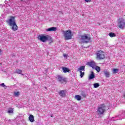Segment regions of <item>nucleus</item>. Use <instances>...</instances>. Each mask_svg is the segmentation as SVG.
I'll return each mask as SVG.
<instances>
[{
    "instance_id": "dca6fc26",
    "label": "nucleus",
    "mask_w": 125,
    "mask_h": 125,
    "mask_svg": "<svg viewBox=\"0 0 125 125\" xmlns=\"http://www.w3.org/2000/svg\"><path fill=\"white\" fill-rule=\"evenodd\" d=\"M47 41H48L50 43L53 42V39H52V37H51V36L49 35H48V38Z\"/></svg>"
},
{
    "instance_id": "b1692460",
    "label": "nucleus",
    "mask_w": 125,
    "mask_h": 125,
    "mask_svg": "<svg viewBox=\"0 0 125 125\" xmlns=\"http://www.w3.org/2000/svg\"><path fill=\"white\" fill-rule=\"evenodd\" d=\"M119 72V69L118 68L113 69V74H116Z\"/></svg>"
},
{
    "instance_id": "2eb2a0df",
    "label": "nucleus",
    "mask_w": 125,
    "mask_h": 125,
    "mask_svg": "<svg viewBox=\"0 0 125 125\" xmlns=\"http://www.w3.org/2000/svg\"><path fill=\"white\" fill-rule=\"evenodd\" d=\"M94 78H95V75H94V73L92 71L91 74L89 76V80H93Z\"/></svg>"
},
{
    "instance_id": "6e6552de",
    "label": "nucleus",
    "mask_w": 125,
    "mask_h": 125,
    "mask_svg": "<svg viewBox=\"0 0 125 125\" xmlns=\"http://www.w3.org/2000/svg\"><path fill=\"white\" fill-rule=\"evenodd\" d=\"M48 38V35L46 36L44 35H39L38 37V40L42 42H45L46 41H47V39Z\"/></svg>"
},
{
    "instance_id": "412c9836",
    "label": "nucleus",
    "mask_w": 125,
    "mask_h": 125,
    "mask_svg": "<svg viewBox=\"0 0 125 125\" xmlns=\"http://www.w3.org/2000/svg\"><path fill=\"white\" fill-rule=\"evenodd\" d=\"M7 113H9V114H13V108H9L8 109V110L7 111Z\"/></svg>"
},
{
    "instance_id": "bb28decb",
    "label": "nucleus",
    "mask_w": 125,
    "mask_h": 125,
    "mask_svg": "<svg viewBox=\"0 0 125 125\" xmlns=\"http://www.w3.org/2000/svg\"><path fill=\"white\" fill-rule=\"evenodd\" d=\"M86 2H90L91 1V0H84Z\"/></svg>"
},
{
    "instance_id": "c756f323",
    "label": "nucleus",
    "mask_w": 125,
    "mask_h": 125,
    "mask_svg": "<svg viewBox=\"0 0 125 125\" xmlns=\"http://www.w3.org/2000/svg\"><path fill=\"white\" fill-rule=\"evenodd\" d=\"M1 52V50L0 49V53Z\"/></svg>"
},
{
    "instance_id": "ddd939ff",
    "label": "nucleus",
    "mask_w": 125,
    "mask_h": 125,
    "mask_svg": "<svg viewBox=\"0 0 125 125\" xmlns=\"http://www.w3.org/2000/svg\"><path fill=\"white\" fill-rule=\"evenodd\" d=\"M57 28L55 27H52L46 29V32H50V31H56Z\"/></svg>"
},
{
    "instance_id": "f3484780",
    "label": "nucleus",
    "mask_w": 125,
    "mask_h": 125,
    "mask_svg": "<svg viewBox=\"0 0 125 125\" xmlns=\"http://www.w3.org/2000/svg\"><path fill=\"white\" fill-rule=\"evenodd\" d=\"M104 74L106 78H109L110 77V72H108L107 70H104Z\"/></svg>"
},
{
    "instance_id": "4be33fe9",
    "label": "nucleus",
    "mask_w": 125,
    "mask_h": 125,
    "mask_svg": "<svg viewBox=\"0 0 125 125\" xmlns=\"http://www.w3.org/2000/svg\"><path fill=\"white\" fill-rule=\"evenodd\" d=\"M14 95L16 96V97H18V96H19L20 95V92H14Z\"/></svg>"
},
{
    "instance_id": "4468645a",
    "label": "nucleus",
    "mask_w": 125,
    "mask_h": 125,
    "mask_svg": "<svg viewBox=\"0 0 125 125\" xmlns=\"http://www.w3.org/2000/svg\"><path fill=\"white\" fill-rule=\"evenodd\" d=\"M62 70L63 73H69L70 69L67 67H62Z\"/></svg>"
},
{
    "instance_id": "f03ea898",
    "label": "nucleus",
    "mask_w": 125,
    "mask_h": 125,
    "mask_svg": "<svg viewBox=\"0 0 125 125\" xmlns=\"http://www.w3.org/2000/svg\"><path fill=\"white\" fill-rule=\"evenodd\" d=\"M80 39L81 43H88V42H89L91 40L90 35L88 34H84L83 35H81Z\"/></svg>"
},
{
    "instance_id": "7ed1b4c3",
    "label": "nucleus",
    "mask_w": 125,
    "mask_h": 125,
    "mask_svg": "<svg viewBox=\"0 0 125 125\" xmlns=\"http://www.w3.org/2000/svg\"><path fill=\"white\" fill-rule=\"evenodd\" d=\"M96 112L99 116L100 115H104L105 112H106V105L105 104H100L97 107Z\"/></svg>"
},
{
    "instance_id": "1a4fd4ad",
    "label": "nucleus",
    "mask_w": 125,
    "mask_h": 125,
    "mask_svg": "<svg viewBox=\"0 0 125 125\" xmlns=\"http://www.w3.org/2000/svg\"><path fill=\"white\" fill-rule=\"evenodd\" d=\"M84 69H85V66L84 65L80 66V67L78 69V71L80 72L81 78H83V76H84Z\"/></svg>"
},
{
    "instance_id": "20e7f679",
    "label": "nucleus",
    "mask_w": 125,
    "mask_h": 125,
    "mask_svg": "<svg viewBox=\"0 0 125 125\" xmlns=\"http://www.w3.org/2000/svg\"><path fill=\"white\" fill-rule=\"evenodd\" d=\"M96 55V58L98 60H103V59H105V53L103 51H97Z\"/></svg>"
},
{
    "instance_id": "393cba45",
    "label": "nucleus",
    "mask_w": 125,
    "mask_h": 125,
    "mask_svg": "<svg viewBox=\"0 0 125 125\" xmlns=\"http://www.w3.org/2000/svg\"><path fill=\"white\" fill-rule=\"evenodd\" d=\"M16 73L17 74H21L22 73V70L20 69H17L16 70Z\"/></svg>"
},
{
    "instance_id": "c85d7f7f",
    "label": "nucleus",
    "mask_w": 125,
    "mask_h": 125,
    "mask_svg": "<svg viewBox=\"0 0 125 125\" xmlns=\"http://www.w3.org/2000/svg\"><path fill=\"white\" fill-rule=\"evenodd\" d=\"M59 13H60V14H63V13L62 12V11H59Z\"/></svg>"
},
{
    "instance_id": "a878e982",
    "label": "nucleus",
    "mask_w": 125,
    "mask_h": 125,
    "mask_svg": "<svg viewBox=\"0 0 125 125\" xmlns=\"http://www.w3.org/2000/svg\"><path fill=\"white\" fill-rule=\"evenodd\" d=\"M0 85L1 86H2V87H5V86H6L5 85L4 83H1Z\"/></svg>"
},
{
    "instance_id": "9d476101",
    "label": "nucleus",
    "mask_w": 125,
    "mask_h": 125,
    "mask_svg": "<svg viewBox=\"0 0 125 125\" xmlns=\"http://www.w3.org/2000/svg\"><path fill=\"white\" fill-rule=\"evenodd\" d=\"M86 65L89 66V67H91L92 69H95V67H96V63L93 61L87 62Z\"/></svg>"
},
{
    "instance_id": "5701e85b",
    "label": "nucleus",
    "mask_w": 125,
    "mask_h": 125,
    "mask_svg": "<svg viewBox=\"0 0 125 125\" xmlns=\"http://www.w3.org/2000/svg\"><path fill=\"white\" fill-rule=\"evenodd\" d=\"M95 69L96 70H97V72H100L101 71V68L100 67L98 66H96L95 67Z\"/></svg>"
},
{
    "instance_id": "0eeeda50",
    "label": "nucleus",
    "mask_w": 125,
    "mask_h": 125,
    "mask_svg": "<svg viewBox=\"0 0 125 125\" xmlns=\"http://www.w3.org/2000/svg\"><path fill=\"white\" fill-rule=\"evenodd\" d=\"M56 79L58 82L61 83H67V78L62 76V75L57 76Z\"/></svg>"
},
{
    "instance_id": "a211bd4d",
    "label": "nucleus",
    "mask_w": 125,
    "mask_h": 125,
    "mask_svg": "<svg viewBox=\"0 0 125 125\" xmlns=\"http://www.w3.org/2000/svg\"><path fill=\"white\" fill-rule=\"evenodd\" d=\"M75 99H76V100L80 101L82 99V96H81L79 95H76L75 96Z\"/></svg>"
},
{
    "instance_id": "423d86ee",
    "label": "nucleus",
    "mask_w": 125,
    "mask_h": 125,
    "mask_svg": "<svg viewBox=\"0 0 125 125\" xmlns=\"http://www.w3.org/2000/svg\"><path fill=\"white\" fill-rule=\"evenodd\" d=\"M118 27L120 29H125V19L123 18H120L119 19Z\"/></svg>"
},
{
    "instance_id": "f257e3e1",
    "label": "nucleus",
    "mask_w": 125,
    "mask_h": 125,
    "mask_svg": "<svg viewBox=\"0 0 125 125\" xmlns=\"http://www.w3.org/2000/svg\"><path fill=\"white\" fill-rule=\"evenodd\" d=\"M6 23L8 24L13 31L16 32L18 30V26L16 24V21H15V17L10 16V19L6 21Z\"/></svg>"
},
{
    "instance_id": "aec40b11",
    "label": "nucleus",
    "mask_w": 125,
    "mask_h": 125,
    "mask_svg": "<svg viewBox=\"0 0 125 125\" xmlns=\"http://www.w3.org/2000/svg\"><path fill=\"white\" fill-rule=\"evenodd\" d=\"M109 36L110 37V38H114V37H116L115 34L113 32L109 33Z\"/></svg>"
},
{
    "instance_id": "f8f14e48",
    "label": "nucleus",
    "mask_w": 125,
    "mask_h": 125,
    "mask_svg": "<svg viewBox=\"0 0 125 125\" xmlns=\"http://www.w3.org/2000/svg\"><path fill=\"white\" fill-rule=\"evenodd\" d=\"M28 120L31 123H34V122H35V117H34V115L30 114L28 118Z\"/></svg>"
},
{
    "instance_id": "6ab92c4d",
    "label": "nucleus",
    "mask_w": 125,
    "mask_h": 125,
    "mask_svg": "<svg viewBox=\"0 0 125 125\" xmlns=\"http://www.w3.org/2000/svg\"><path fill=\"white\" fill-rule=\"evenodd\" d=\"M93 86L94 88H97V87H99V86H100V84L99 83H95L93 84Z\"/></svg>"
},
{
    "instance_id": "9b49d317",
    "label": "nucleus",
    "mask_w": 125,
    "mask_h": 125,
    "mask_svg": "<svg viewBox=\"0 0 125 125\" xmlns=\"http://www.w3.org/2000/svg\"><path fill=\"white\" fill-rule=\"evenodd\" d=\"M65 90H62L59 91V94L62 97H65L66 96V93H65Z\"/></svg>"
},
{
    "instance_id": "39448f33",
    "label": "nucleus",
    "mask_w": 125,
    "mask_h": 125,
    "mask_svg": "<svg viewBox=\"0 0 125 125\" xmlns=\"http://www.w3.org/2000/svg\"><path fill=\"white\" fill-rule=\"evenodd\" d=\"M63 35L65 40H71L72 37H73V34H72V31L70 30H66L63 31Z\"/></svg>"
},
{
    "instance_id": "cd10ccee",
    "label": "nucleus",
    "mask_w": 125,
    "mask_h": 125,
    "mask_svg": "<svg viewBox=\"0 0 125 125\" xmlns=\"http://www.w3.org/2000/svg\"><path fill=\"white\" fill-rule=\"evenodd\" d=\"M63 57H67V54H63Z\"/></svg>"
}]
</instances>
